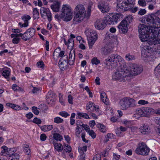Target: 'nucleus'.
Segmentation results:
<instances>
[{
    "label": "nucleus",
    "mask_w": 160,
    "mask_h": 160,
    "mask_svg": "<svg viewBox=\"0 0 160 160\" xmlns=\"http://www.w3.org/2000/svg\"><path fill=\"white\" fill-rule=\"evenodd\" d=\"M160 10L151 14V44H160Z\"/></svg>",
    "instance_id": "nucleus-1"
},
{
    "label": "nucleus",
    "mask_w": 160,
    "mask_h": 160,
    "mask_svg": "<svg viewBox=\"0 0 160 160\" xmlns=\"http://www.w3.org/2000/svg\"><path fill=\"white\" fill-rule=\"evenodd\" d=\"M150 26L145 27L143 25L140 24L138 26V32L139 38L142 42H145L146 44L144 47V50L145 53L142 55L144 58H147L144 59V60L149 59L150 46Z\"/></svg>",
    "instance_id": "nucleus-2"
},
{
    "label": "nucleus",
    "mask_w": 160,
    "mask_h": 160,
    "mask_svg": "<svg viewBox=\"0 0 160 160\" xmlns=\"http://www.w3.org/2000/svg\"><path fill=\"white\" fill-rule=\"evenodd\" d=\"M130 76V74L129 72V70L127 69L126 65L123 64L118 68L113 74L112 78L114 80L122 81L125 80V78L127 77Z\"/></svg>",
    "instance_id": "nucleus-3"
},
{
    "label": "nucleus",
    "mask_w": 160,
    "mask_h": 160,
    "mask_svg": "<svg viewBox=\"0 0 160 160\" xmlns=\"http://www.w3.org/2000/svg\"><path fill=\"white\" fill-rule=\"evenodd\" d=\"M86 12L85 8L81 4H78L74 10V17L73 23L75 24L79 23L85 18Z\"/></svg>",
    "instance_id": "nucleus-4"
},
{
    "label": "nucleus",
    "mask_w": 160,
    "mask_h": 160,
    "mask_svg": "<svg viewBox=\"0 0 160 160\" xmlns=\"http://www.w3.org/2000/svg\"><path fill=\"white\" fill-rule=\"evenodd\" d=\"M134 4V0H118L116 9L118 12H123L132 8Z\"/></svg>",
    "instance_id": "nucleus-5"
},
{
    "label": "nucleus",
    "mask_w": 160,
    "mask_h": 160,
    "mask_svg": "<svg viewBox=\"0 0 160 160\" xmlns=\"http://www.w3.org/2000/svg\"><path fill=\"white\" fill-rule=\"evenodd\" d=\"M62 13L60 15L57 14L55 15V18L58 19H62L66 22L72 20V13L70 7L67 5H63L62 9Z\"/></svg>",
    "instance_id": "nucleus-6"
},
{
    "label": "nucleus",
    "mask_w": 160,
    "mask_h": 160,
    "mask_svg": "<svg viewBox=\"0 0 160 160\" xmlns=\"http://www.w3.org/2000/svg\"><path fill=\"white\" fill-rule=\"evenodd\" d=\"M124 61L123 59L120 56L117 54H113L106 59L104 63L107 66H109L111 65V68H114L117 66V62H122Z\"/></svg>",
    "instance_id": "nucleus-7"
},
{
    "label": "nucleus",
    "mask_w": 160,
    "mask_h": 160,
    "mask_svg": "<svg viewBox=\"0 0 160 160\" xmlns=\"http://www.w3.org/2000/svg\"><path fill=\"white\" fill-rule=\"evenodd\" d=\"M122 18V15L119 14L108 13L104 18V22L108 25L114 24L117 23Z\"/></svg>",
    "instance_id": "nucleus-8"
},
{
    "label": "nucleus",
    "mask_w": 160,
    "mask_h": 160,
    "mask_svg": "<svg viewBox=\"0 0 160 160\" xmlns=\"http://www.w3.org/2000/svg\"><path fill=\"white\" fill-rule=\"evenodd\" d=\"M87 37L89 48H92L94 44L97 39L96 32L92 29H88L85 31Z\"/></svg>",
    "instance_id": "nucleus-9"
},
{
    "label": "nucleus",
    "mask_w": 160,
    "mask_h": 160,
    "mask_svg": "<svg viewBox=\"0 0 160 160\" xmlns=\"http://www.w3.org/2000/svg\"><path fill=\"white\" fill-rule=\"evenodd\" d=\"M149 151V148L146 144L144 142H141L138 143L135 152L139 155L147 156L148 155Z\"/></svg>",
    "instance_id": "nucleus-10"
},
{
    "label": "nucleus",
    "mask_w": 160,
    "mask_h": 160,
    "mask_svg": "<svg viewBox=\"0 0 160 160\" xmlns=\"http://www.w3.org/2000/svg\"><path fill=\"white\" fill-rule=\"evenodd\" d=\"M129 72L131 76H136L140 74L142 71L143 69L142 67L136 64L130 63L129 64Z\"/></svg>",
    "instance_id": "nucleus-11"
},
{
    "label": "nucleus",
    "mask_w": 160,
    "mask_h": 160,
    "mask_svg": "<svg viewBox=\"0 0 160 160\" xmlns=\"http://www.w3.org/2000/svg\"><path fill=\"white\" fill-rule=\"evenodd\" d=\"M35 31V29L33 28L28 29L22 34V39L24 41L29 40L34 35Z\"/></svg>",
    "instance_id": "nucleus-12"
},
{
    "label": "nucleus",
    "mask_w": 160,
    "mask_h": 160,
    "mask_svg": "<svg viewBox=\"0 0 160 160\" xmlns=\"http://www.w3.org/2000/svg\"><path fill=\"white\" fill-rule=\"evenodd\" d=\"M40 13L42 18L45 19L47 17L48 21L49 22L51 21L52 20V15L48 8L42 7L40 9Z\"/></svg>",
    "instance_id": "nucleus-13"
},
{
    "label": "nucleus",
    "mask_w": 160,
    "mask_h": 160,
    "mask_svg": "<svg viewBox=\"0 0 160 160\" xmlns=\"http://www.w3.org/2000/svg\"><path fill=\"white\" fill-rule=\"evenodd\" d=\"M139 115L140 116L149 117L150 116V109L149 108L145 107L142 109H138L137 111L136 115Z\"/></svg>",
    "instance_id": "nucleus-14"
},
{
    "label": "nucleus",
    "mask_w": 160,
    "mask_h": 160,
    "mask_svg": "<svg viewBox=\"0 0 160 160\" xmlns=\"http://www.w3.org/2000/svg\"><path fill=\"white\" fill-rule=\"evenodd\" d=\"M128 25L126 21L122 20L118 26L119 32L122 33H126L128 31Z\"/></svg>",
    "instance_id": "nucleus-15"
},
{
    "label": "nucleus",
    "mask_w": 160,
    "mask_h": 160,
    "mask_svg": "<svg viewBox=\"0 0 160 160\" xmlns=\"http://www.w3.org/2000/svg\"><path fill=\"white\" fill-rule=\"evenodd\" d=\"M106 23L104 22V19H98L95 23V28L98 30H102L106 27Z\"/></svg>",
    "instance_id": "nucleus-16"
},
{
    "label": "nucleus",
    "mask_w": 160,
    "mask_h": 160,
    "mask_svg": "<svg viewBox=\"0 0 160 160\" xmlns=\"http://www.w3.org/2000/svg\"><path fill=\"white\" fill-rule=\"evenodd\" d=\"M113 49V45L112 44L106 45L102 48V52L103 54L107 55L111 52Z\"/></svg>",
    "instance_id": "nucleus-17"
},
{
    "label": "nucleus",
    "mask_w": 160,
    "mask_h": 160,
    "mask_svg": "<svg viewBox=\"0 0 160 160\" xmlns=\"http://www.w3.org/2000/svg\"><path fill=\"white\" fill-rule=\"evenodd\" d=\"M64 57H65L66 59H64L63 58H61L58 62L59 67L62 70H63L65 68L68 61V56L65 55Z\"/></svg>",
    "instance_id": "nucleus-18"
},
{
    "label": "nucleus",
    "mask_w": 160,
    "mask_h": 160,
    "mask_svg": "<svg viewBox=\"0 0 160 160\" xmlns=\"http://www.w3.org/2000/svg\"><path fill=\"white\" fill-rule=\"evenodd\" d=\"M119 104L122 109H127L128 108L127 97H124L121 99L119 101Z\"/></svg>",
    "instance_id": "nucleus-19"
},
{
    "label": "nucleus",
    "mask_w": 160,
    "mask_h": 160,
    "mask_svg": "<svg viewBox=\"0 0 160 160\" xmlns=\"http://www.w3.org/2000/svg\"><path fill=\"white\" fill-rule=\"evenodd\" d=\"M75 60V50H71L68 57V63L70 65H73Z\"/></svg>",
    "instance_id": "nucleus-20"
},
{
    "label": "nucleus",
    "mask_w": 160,
    "mask_h": 160,
    "mask_svg": "<svg viewBox=\"0 0 160 160\" xmlns=\"http://www.w3.org/2000/svg\"><path fill=\"white\" fill-rule=\"evenodd\" d=\"M98 8L103 13L108 12L109 11V7L106 5L102 3H99L98 5Z\"/></svg>",
    "instance_id": "nucleus-21"
},
{
    "label": "nucleus",
    "mask_w": 160,
    "mask_h": 160,
    "mask_svg": "<svg viewBox=\"0 0 160 160\" xmlns=\"http://www.w3.org/2000/svg\"><path fill=\"white\" fill-rule=\"evenodd\" d=\"M127 104L128 108L135 107L136 105V101L133 98L129 97H127Z\"/></svg>",
    "instance_id": "nucleus-22"
},
{
    "label": "nucleus",
    "mask_w": 160,
    "mask_h": 160,
    "mask_svg": "<svg viewBox=\"0 0 160 160\" xmlns=\"http://www.w3.org/2000/svg\"><path fill=\"white\" fill-rule=\"evenodd\" d=\"M60 7V3L58 2H55L51 6V8L52 11L55 12L59 11Z\"/></svg>",
    "instance_id": "nucleus-23"
},
{
    "label": "nucleus",
    "mask_w": 160,
    "mask_h": 160,
    "mask_svg": "<svg viewBox=\"0 0 160 160\" xmlns=\"http://www.w3.org/2000/svg\"><path fill=\"white\" fill-rule=\"evenodd\" d=\"M143 22L145 24L143 26L145 27L150 26V14H148L145 15L142 19Z\"/></svg>",
    "instance_id": "nucleus-24"
},
{
    "label": "nucleus",
    "mask_w": 160,
    "mask_h": 160,
    "mask_svg": "<svg viewBox=\"0 0 160 160\" xmlns=\"http://www.w3.org/2000/svg\"><path fill=\"white\" fill-rule=\"evenodd\" d=\"M149 126L147 125H144L141 126L139 128L140 131L142 134H146L149 132Z\"/></svg>",
    "instance_id": "nucleus-25"
},
{
    "label": "nucleus",
    "mask_w": 160,
    "mask_h": 160,
    "mask_svg": "<svg viewBox=\"0 0 160 160\" xmlns=\"http://www.w3.org/2000/svg\"><path fill=\"white\" fill-rule=\"evenodd\" d=\"M101 98L102 102L106 105L109 104V101L107 98L106 94L104 92L102 91L100 92Z\"/></svg>",
    "instance_id": "nucleus-26"
},
{
    "label": "nucleus",
    "mask_w": 160,
    "mask_h": 160,
    "mask_svg": "<svg viewBox=\"0 0 160 160\" xmlns=\"http://www.w3.org/2000/svg\"><path fill=\"white\" fill-rule=\"evenodd\" d=\"M93 103L92 102H89V104L86 106V109L88 110L89 109H91L92 108L93 109H94L96 112H98L99 109V107L94 106L93 105Z\"/></svg>",
    "instance_id": "nucleus-27"
},
{
    "label": "nucleus",
    "mask_w": 160,
    "mask_h": 160,
    "mask_svg": "<svg viewBox=\"0 0 160 160\" xmlns=\"http://www.w3.org/2000/svg\"><path fill=\"white\" fill-rule=\"evenodd\" d=\"M2 149L0 155L2 156H7L9 155L8 148L5 146H3L1 147Z\"/></svg>",
    "instance_id": "nucleus-28"
},
{
    "label": "nucleus",
    "mask_w": 160,
    "mask_h": 160,
    "mask_svg": "<svg viewBox=\"0 0 160 160\" xmlns=\"http://www.w3.org/2000/svg\"><path fill=\"white\" fill-rule=\"evenodd\" d=\"M52 92H48L46 97V99L48 104H50L54 101V99L52 97Z\"/></svg>",
    "instance_id": "nucleus-29"
},
{
    "label": "nucleus",
    "mask_w": 160,
    "mask_h": 160,
    "mask_svg": "<svg viewBox=\"0 0 160 160\" xmlns=\"http://www.w3.org/2000/svg\"><path fill=\"white\" fill-rule=\"evenodd\" d=\"M9 68L6 67L4 69V70L2 72V76L5 77L8 80L9 76L10 71L9 70Z\"/></svg>",
    "instance_id": "nucleus-30"
},
{
    "label": "nucleus",
    "mask_w": 160,
    "mask_h": 160,
    "mask_svg": "<svg viewBox=\"0 0 160 160\" xmlns=\"http://www.w3.org/2000/svg\"><path fill=\"white\" fill-rule=\"evenodd\" d=\"M53 128V126L52 125H45L41 127V129L44 132H48Z\"/></svg>",
    "instance_id": "nucleus-31"
},
{
    "label": "nucleus",
    "mask_w": 160,
    "mask_h": 160,
    "mask_svg": "<svg viewBox=\"0 0 160 160\" xmlns=\"http://www.w3.org/2000/svg\"><path fill=\"white\" fill-rule=\"evenodd\" d=\"M74 45V41L72 38H70L68 39L67 43L68 48L72 51L73 49V48Z\"/></svg>",
    "instance_id": "nucleus-32"
},
{
    "label": "nucleus",
    "mask_w": 160,
    "mask_h": 160,
    "mask_svg": "<svg viewBox=\"0 0 160 160\" xmlns=\"http://www.w3.org/2000/svg\"><path fill=\"white\" fill-rule=\"evenodd\" d=\"M52 143L54 145V148L57 151L59 152L63 149V146L60 143H56L54 141H53Z\"/></svg>",
    "instance_id": "nucleus-33"
},
{
    "label": "nucleus",
    "mask_w": 160,
    "mask_h": 160,
    "mask_svg": "<svg viewBox=\"0 0 160 160\" xmlns=\"http://www.w3.org/2000/svg\"><path fill=\"white\" fill-rule=\"evenodd\" d=\"M19 158V155L17 153L9 155L7 158L8 160H18Z\"/></svg>",
    "instance_id": "nucleus-34"
},
{
    "label": "nucleus",
    "mask_w": 160,
    "mask_h": 160,
    "mask_svg": "<svg viewBox=\"0 0 160 160\" xmlns=\"http://www.w3.org/2000/svg\"><path fill=\"white\" fill-rule=\"evenodd\" d=\"M53 136V138L57 141H61L63 139L62 136L58 133H54Z\"/></svg>",
    "instance_id": "nucleus-35"
},
{
    "label": "nucleus",
    "mask_w": 160,
    "mask_h": 160,
    "mask_svg": "<svg viewBox=\"0 0 160 160\" xmlns=\"http://www.w3.org/2000/svg\"><path fill=\"white\" fill-rule=\"evenodd\" d=\"M33 18L34 19H38L39 18V13L37 8H34L33 11Z\"/></svg>",
    "instance_id": "nucleus-36"
},
{
    "label": "nucleus",
    "mask_w": 160,
    "mask_h": 160,
    "mask_svg": "<svg viewBox=\"0 0 160 160\" xmlns=\"http://www.w3.org/2000/svg\"><path fill=\"white\" fill-rule=\"evenodd\" d=\"M155 123L158 125L157 130V132L160 134V118H157L154 120Z\"/></svg>",
    "instance_id": "nucleus-37"
},
{
    "label": "nucleus",
    "mask_w": 160,
    "mask_h": 160,
    "mask_svg": "<svg viewBox=\"0 0 160 160\" xmlns=\"http://www.w3.org/2000/svg\"><path fill=\"white\" fill-rule=\"evenodd\" d=\"M125 58L128 61H130L135 59V56L132 55H131L130 53L126 54Z\"/></svg>",
    "instance_id": "nucleus-38"
},
{
    "label": "nucleus",
    "mask_w": 160,
    "mask_h": 160,
    "mask_svg": "<svg viewBox=\"0 0 160 160\" xmlns=\"http://www.w3.org/2000/svg\"><path fill=\"white\" fill-rule=\"evenodd\" d=\"M12 89L15 91H22L23 89L21 88L18 87L16 84H13L12 86Z\"/></svg>",
    "instance_id": "nucleus-39"
},
{
    "label": "nucleus",
    "mask_w": 160,
    "mask_h": 160,
    "mask_svg": "<svg viewBox=\"0 0 160 160\" xmlns=\"http://www.w3.org/2000/svg\"><path fill=\"white\" fill-rule=\"evenodd\" d=\"M50 80H48V84L49 86L52 87L54 85L56 82L55 79L53 78H51Z\"/></svg>",
    "instance_id": "nucleus-40"
},
{
    "label": "nucleus",
    "mask_w": 160,
    "mask_h": 160,
    "mask_svg": "<svg viewBox=\"0 0 160 160\" xmlns=\"http://www.w3.org/2000/svg\"><path fill=\"white\" fill-rule=\"evenodd\" d=\"M77 114L78 116L82 117L83 118L87 119H90V118L89 117L88 114H86V113L83 112H78Z\"/></svg>",
    "instance_id": "nucleus-41"
},
{
    "label": "nucleus",
    "mask_w": 160,
    "mask_h": 160,
    "mask_svg": "<svg viewBox=\"0 0 160 160\" xmlns=\"http://www.w3.org/2000/svg\"><path fill=\"white\" fill-rule=\"evenodd\" d=\"M87 148V146H84L82 147H79L78 148V150L80 154L84 153V152L86 151Z\"/></svg>",
    "instance_id": "nucleus-42"
},
{
    "label": "nucleus",
    "mask_w": 160,
    "mask_h": 160,
    "mask_svg": "<svg viewBox=\"0 0 160 160\" xmlns=\"http://www.w3.org/2000/svg\"><path fill=\"white\" fill-rule=\"evenodd\" d=\"M63 121V120L59 117H55L54 118V122L59 124L62 122Z\"/></svg>",
    "instance_id": "nucleus-43"
},
{
    "label": "nucleus",
    "mask_w": 160,
    "mask_h": 160,
    "mask_svg": "<svg viewBox=\"0 0 160 160\" xmlns=\"http://www.w3.org/2000/svg\"><path fill=\"white\" fill-rule=\"evenodd\" d=\"M91 62L93 65H97L98 64L100 63V61L99 59H98L97 57H95L92 59Z\"/></svg>",
    "instance_id": "nucleus-44"
},
{
    "label": "nucleus",
    "mask_w": 160,
    "mask_h": 160,
    "mask_svg": "<svg viewBox=\"0 0 160 160\" xmlns=\"http://www.w3.org/2000/svg\"><path fill=\"white\" fill-rule=\"evenodd\" d=\"M31 17L28 15H25L23 16L22 18L25 22H28V21L31 19Z\"/></svg>",
    "instance_id": "nucleus-45"
},
{
    "label": "nucleus",
    "mask_w": 160,
    "mask_h": 160,
    "mask_svg": "<svg viewBox=\"0 0 160 160\" xmlns=\"http://www.w3.org/2000/svg\"><path fill=\"white\" fill-rule=\"evenodd\" d=\"M97 127L98 128L99 130L102 132H104L105 131L104 130L105 128V127L103 125L100 123H98L97 125Z\"/></svg>",
    "instance_id": "nucleus-46"
},
{
    "label": "nucleus",
    "mask_w": 160,
    "mask_h": 160,
    "mask_svg": "<svg viewBox=\"0 0 160 160\" xmlns=\"http://www.w3.org/2000/svg\"><path fill=\"white\" fill-rule=\"evenodd\" d=\"M64 150L66 152H70L71 151L72 148L68 144H65L64 146Z\"/></svg>",
    "instance_id": "nucleus-47"
},
{
    "label": "nucleus",
    "mask_w": 160,
    "mask_h": 160,
    "mask_svg": "<svg viewBox=\"0 0 160 160\" xmlns=\"http://www.w3.org/2000/svg\"><path fill=\"white\" fill-rule=\"evenodd\" d=\"M133 19V17L132 16H127L125 19L123 20L126 22L127 24L128 25V24L132 22Z\"/></svg>",
    "instance_id": "nucleus-48"
},
{
    "label": "nucleus",
    "mask_w": 160,
    "mask_h": 160,
    "mask_svg": "<svg viewBox=\"0 0 160 160\" xmlns=\"http://www.w3.org/2000/svg\"><path fill=\"white\" fill-rule=\"evenodd\" d=\"M59 114L62 117L67 118L70 116V114L68 112L65 111L61 112L59 113Z\"/></svg>",
    "instance_id": "nucleus-49"
},
{
    "label": "nucleus",
    "mask_w": 160,
    "mask_h": 160,
    "mask_svg": "<svg viewBox=\"0 0 160 160\" xmlns=\"http://www.w3.org/2000/svg\"><path fill=\"white\" fill-rule=\"evenodd\" d=\"M9 155H11L13 154L14 152L16 151L17 149L15 148H8Z\"/></svg>",
    "instance_id": "nucleus-50"
},
{
    "label": "nucleus",
    "mask_w": 160,
    "mask_h": 160,
    "mask_svg": "<svg viewBox=\"0 0 160 160\" xmlns=\"http://www.w3.org/2000/svg\"><path fill=\"white\" fill-rule=\"evenodd\" d=\"M81 128L80 127L77 126L75 130V134L78 137L80 133H81Z\"/></svg>",
    "instance_id": "nucleus-51"
},
{
    "label": "nucleus",
    "mask_w": 160,
    "mask_h": 160,
    "mask_svg": "<svg viewBox=\"0 0 160 160\" xmlns=\"http://www.w3.org/2000/svg\"><path fill=\"white\" fill-rule=\"evenodd\" d=\"M89 135L91 136L92 138H94L96 137V134L94 131L92 130L89 131L88 132Z\"/></svg>",
    "instance_id": "nucleus-52"
},
{
    "label": "nucleus",
    "mask_w": 160,
    "mask_h": 160,
    "mask_svg": "<svg viewBox=\"0 0 160 160\" xmlns=\"http://www.w3.org/2000/svg\"><path fill=\"white\" fill-rule=\"evenodd\" d=\"M32 110L34 114L36 115H38L39 113V111L38 110V108L36 107H32Z\"/></svg>",
    "instance_id": "nucleus-53"
},
{
    "label": "nucleus",
    "mask_w": 160,
    "mask_h": 160,
    "mask_svg": "<svg viewBox=\"0 0 160 160\" xmlns=\"http://www.w3.org/2000/svg\"><path fill=\"white\" fill-rule=\"evenodd\" d=\"M138 104L144 105L148 103V101L144 100H140L138 102Z\"/></svg>",
    "instance_id": "nucleus-54"
},
{
    "label": "nucleus",
    "mask_w": 160,
    "mask_h": 160,
    "mask_svg": "<svg viewBox=\"0 0 160 160\" xmlns=\"http://www.w3.org/2000/svg\"><path fill=\"white\" fill-rule=\"evenodd\" d=\"M32 122H33L38 124H40L42 122V121L40 119L38 118H34L33 119Z\"/></svg>",
    "instance_id": "nucleus-55"
},
{
    "label": "nucleus",
    "mask_w": 160,
    "mask_h": 160,
    "mask_svg": "<svg viewBox=\"0 0 160 160\" xmlns=\"http://www.w3.org/2000/svg\"><path fill=\"white\" fill-rule=\"evenodd\" d=\"M11 37L12 38H15L17 37H21L22 39V34L19 33L18 34H12L11 35Z\"/></svg>",
    "instance_id": "nucleus-56"
},
{
    "label": "nucleus",
    "mask_w": 160,
    "mask_h": 160,
    "mask_svg": "<svg viewBox=\"0 0 160 160\" xmlns=\"http://www.w3.org/2000/svg\"><path fill=\"white\" fill-rule=\"evenodd\" d=\"M20 40V38L18 37L13 38L12 40V42L13 43L18 44Z\"/></svg>",
    "instance_id": "nucleus-57"
},
{
    "label": "nucleus",
    "mask_w": 160,
    "mask_h": 160,
    "mask_svg": "<svg viewBox=\"0 0 160 160\" xmlns=\"http://www.w3.org/2000/svg\"><path fill=\"white\" fill-rule=\"evenodd\" d=\"M41 91V90L39 88H37L35 87H33V89L32 90V91L33 93H37Z\"/></svg>",
    "instance_id": "nucleus-58"
},
{
    "label": "nucleus",
    "mask_w": 160,
    "mask_h": 160,
    "mask_svg": "<svg viewBox=\"0 0 160 160\" xmlns=\"http://www.w3.org/2000/svg\"><path fill=\"white\" fill-rule=\"evenodd\" d=\"M138 3L142 6H144L146 5L145 1L144 0H139Z\"/></svg>",
    "instance_id": "nucleus-59"
},
{
    "label": "nucleus",
    "mask_w": 160,
    "mask_h": 160,
    "mask_svg": "<svg viewBox=\"0 0 160 160\" xmlns=\"http://www.w3.org/2000/svg\"><path fill=\"white\" fill-rule=\"evenodd\" d=\"M113 160H119L120 159V155L115 153H113Z\"/></svg>",
    "instance_id": "nucleus-60"
},
{
    "label": "nucleus",
    "mask_w": 160,
    "mask_h": 160,
    "mask_svg": "<svg viewBox=\"0 0 160 160\" xmlns=\"http://www.w3.org/2000/svg\"><path fill=\"white\" fill-rule=\"evenodd\" d=\"M82 127L87 132H88L89 131L91 130L90 128L87 125L82 124Z\"/></svg>",
    "instance_id": "nucleus-61"
},
{
    "label": "nucleus",
    "mask_w": 160,
    "mask_h": 160,
    "mask_svg": "<svg viewBox=\"0 0 160 160\" xmlns=\"http://www.w3.org/2000/svg\"><path fill=\"white\" fill-rule=\"evenodd\" d=\"M40 140L42 141H44L47 138L46 135L44 134H41L40 136Z\"/></svg>",
    "instance_id": "nucleus-62"
},
{
    "label": "nucleus",
    "mask_w": 160,
    "mask_h": 160,
    "mask_svg": "<svg viewBox=\"0 0 160 160\" xmlns=\"http://www.w3.org/2000/svg\"><path fill=\"white\" fill-rule=\"evenodd\" d=\"M146 11L144 9H141L138 12V14L141 15H142L146 13Z\"/></svg>",
    "instance_id": "nucleus-63"
},
{
    "label": "nucleus",
    "mask_w": 160,
    "mask_h": 160,
    "mask_svg": "<svg viewBox=\"0 0 160 160\" xmlns=\"http://www.w3.org/2000/svg\"><path fill=\"white\" fill-rule=\"evenodd\" d=\"M101 156L99 154H97L95 155L92 160H100Z\"/></svg>",
    "instance_id": "nucleus-64"
}]
</instances>
